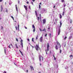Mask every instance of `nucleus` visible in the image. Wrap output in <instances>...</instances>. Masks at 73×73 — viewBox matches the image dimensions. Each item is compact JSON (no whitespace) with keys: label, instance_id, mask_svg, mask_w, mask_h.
<instances>
[{"label":"nucleus","instance_id":"obj_1","mask_svg":"<svg viewBox=\"0 0 73 73\" xmlns=\"http://www.w3.org/2000/svg\"><path fill=\"white\" fill-rule=\"evenodd\" d=\"M49 43H47V50H46V53L47 54H48V53L46 52H48V51H49V49H48V48H49Z\"/></svg>","mask_w":73,"mask_h":73},{"label":"nucleus","instance_id":"obj_2","mask_svg":"<svg viewBox=\"0 0 73 73\" xmlns=\"http://www.w3.org/2000/svg\"><path fill=\"white\" fill-rule=\"evenodd\" d=\"M39 59L40 61H41V60H43V58L40 55H39Z\"/></svg>","mask_w":73,"mask_h":73},{"label":"nucleus","instance_id":"obj_3","mask_svg":"<svg viewBox=\"0 0 73 73\" xmlns=\"http://www.w3.org/2000/svg\"><path fill=\"white\" fill-rule=\"evenodd\" d=\"M35 49L36 50H38V48H39V46L37 45H36V46L35 47Z\"/></svg>","mask_w":73,"mask_h":73},{"label":"nucleus","instance_id":"obj_4","mask_svg":"<svg viewBox=\"0 0 73 73\" xmlns=\"http://www.w3.org/2000/svg\"><path fill=\"white\" fill-rule=\"evenodd\" d=\"M32 28L33 29V32H35V25H32Z\"/></svg>","mask_w":73,"mask_h":73},{"label":"nucleus","instance_id":"obj_5","mask_svg":"<svg viewBox=\"0 0 73 73\" xmlns=\"http://www.w3.org/2000/svg\"><path fill=\"white\" fill-rule=\"evenodd\" d=\"M45 11H46V9H42L41 11V12L42 13H44V12H45Z\"/></svg>","mask_w":73,"mask_h":73},{"label":"nucleus","instance_id":"obj_6","mask_svg":"<svg viewBox=\"0 0 73 73\" xmlns=\"http://www.w3.org/2000/svg\"><path fill=\"white\" fill-rule=\"evenodd\" d=\"M35 14H36V16L37 17V19L38 20V21H39V17H37V11H35Z\"/></svg>","mask_w":73,"mask_h":73},{"label":"nucleus","instance_id":"obj_7","mask_svg":"<svg viewBox=\"0 0 73 73\" xmlns=\"http://www.w3.org/2000/svg\"><path fill=\"white\" fill-rule=\"evenodd\" d=\"M23 41L22 39H21V45L22 48H23Z\"/></svg>","mask_w":73,"mask_h":73},{"label":"nucleus","instance_id":"obj_8","mask_svg":"<svg viewBox=\"0 0 73 73\" xmlns=\"http://www.w3.org/2000/svg\"><path fill=\"white\" fill-rule=\"evenodd\" d=\"M43 37H41L40 39V42H42V38H43Z\"/></svg>","mask_w":73,"mask_h":73},{"label":"nucleus","instance_id":"obj_9","mask_svg":"<svg viewBox=\"0 0 73 73\" xmlns=\"http://www.w3.org/2000/svg\"><path fill=\"white\" fill-rule=\"evenodd\" d=\"M24 7L25 8V10H26V11H27V10L28 9V8H27V6L24 5Z\"/></svg>","mask_w":73,"mask_h":73},{"label":"nucleus","instance_id":"obj_10","mask_svg":"<svg viewBox=\"0 0 73 73\" xmlns=\"http://www.w3.org/2000/svg\"><path fill=\"white\" fill-rule=\"evenodd\" d=\"M43 23L44 24H45V23H46V20L45 19H44L43 20Z\"/></svg>","mask_w":73,"mask_h":73},{"label":"nucleus","instance_id":"obj_11","mask_svg":"<svg viewBox=\"0 0 73 73\" xmlns=\"http://www.w3.org/2000/svg\"><path fill=\"white\" fill-rule=\"evenodd\" d=\"M56 42L57 43V44L58 45H59V46H60V48H61V46L60 45V43L58 42Z\"/></svg>","mask_w":73,"mask_h":73},{"label":"nucleus","instance_id":"obj_12","mask_svg":"<svg viewBox=\"0 0 73 73\" xmlns=\"http://www.w3.org/2000/svg\"><path fill=\"white\" fill-rule=\"evenodd\" d=\"M15 8L16 9V10L17 12H18V9H17V5H15Z\"/></svg>","mask_w":73,"mask_h":73},{"label":"nucleus","instance_id":"obj_13","mask_svg":"<svg viewBox=\"0 0 73 73\" xmlns=\"http://www.w3.org/2000/svg\"><path fill=\"white\" fill-rule=\"evenodd\" d=\"M3 6H2V5H1V12H2V11H3Z\"/></svg>","mask_w":73,"mask_h":73},{"label":"nucleus","instance_id":"obj_14","mask_svg":"<svg viewBox=\"0 0 73 73\" xmlns=\"http://www.w3.org/2000/svg\"><path fill=\"white\" fill-rule=\"evenodd\" d=\"M60 27H59V28H61V25H62V23H61V21L60 22Z\"/></svg>","mask_w":73,"mask_h":73},{"label":"nucleus","instance_id":"obj_15","mask_svg":"<svg viewBox=\"0 0 73 73\" xmlns=\"http://www.w3.org/2000/svg\"><path fill=\"white\" fill-rule=\"evenodd\" d=\"M55 48L56 50H57L58 49V47H57V45H56L55 46Z\"/></svg>","mask_w":73,"mask_h":73},{"label":"nucleus","instance_id":"obj_16","mask_svg":"<svg viewBox=\"0 0 73 73\" xmlns=\"http://www.w3.org/2000/svg\"><path fill=\"white\" fill-rule=\"evenodd\" d=\"M60 29H59L58 33V35H59L60 34Z\"/></svg>","mask_w":73,"mask_h":73},{"label":"nucleus","instance_id":"obj_17","mask_svg":"<svg viewBox=\"0 0 73 73\" xmlns=\"http://www.w3.org/2000/svg\"><path fill=\"white\" fill-rule=\"evenodd\" d=\"M31 70H34V69H33V67L32 66H31Z\"/></svg>","mask_w":73,"mask_h":73},{"label":"nucleus","instance_id":"obj_18","mask_svg":"<svg viewBox=\"0 0 73 73\" xmlns=\"http://www.w3.org/2000/svg\"><path fill=\"white\" fill-rule=\"evenodd\" d=\"M15 45L17 48V49L19 47H18V46H17V44H15Z\"/></svg>","mask_w":73,"mask_h":73},{"label":"nucleus","instance_id":"obj_19","mask_svg":"<svg viewBox=\"0 0 73 73\" xmlns=\"http://www.w3.org/2000/svg\"><path fill=\"white\" fill-rule=\"evenodd\" d=\"M59 15H60V19H61L62 18V16L61 15V14H60Z\"/></svg>","mask_w":73,"mask_h":73},{"label":"nucleus","instance_id":"obj_20","mask_svg":"<svg viewBox=\"0 0 73 73\" xmlns=\"http://www.w3.org/2000/svg\"><path fill=\"white\" fill-rule=\"evenodd\" d=\"M61 2H62V3L65 2V1H64V0H61Z\"/></svg>","mask_w":73,"mask_h":73},{"label":"nucleus","instance_id":"obj_21","mask_svg":"<svg viewBox=\"0 0 73 73\" xmlns=\"http://www.w3.org/2000/svg\"><path fill=\"white\" fill-rule=\"evenodd\" d=\"M18 31H19V25H18Z\"/></svg>","mask_w":73,"mask_h":73},{"label":"nucleus","instance_id":"obj_22","mask_svg":"<svg viewBox=\"0 0 73 73\" xmlns=\"http://www.w3.org/2000/svg\"><path fill=\"white\" fill-rule=\"evenodd\" d=\"M29 8L30 10H31V6L29 5Z\"/></svg>","mask_w":73,"mask_h":73},{"label":"nucleus","instance_id":"obj_23","mask_svg":"<svg viewBox=\"0 0 73 73\" xmlns=\"http://www.w3.org/2000/svg\"><path fill=\"white\" fill-rule=\"evenodd\" d=\"M39 30H40V32L42 31V29H41L40 28H39Z\"/></svg>","mask_w":73,"mask_h":73},{"label":"nucleus","instance_id":"obj_24","mask_svg":"<svg viewBox=\"0 0 73 73\" xmlns=\"http://www.w3.org/2000/svg\"><path fill=\"white\" fill-rule=\"evenodd\" d=\"M63 5H64V7H65V6H66V5L65 4H63Z\"/></svg>","mask_w":73,"mask_h":73},{"label":"nucleus","instance_id":"obj_25","mask_svg":"<svg viewBox=\"0 0 73 73\" xmlns=\"http://www.w3.org/2000/svg\"><path fill=\"white\" fill-rule=\"evenodd\" d=\"M72 36H71L69 37V39H70V38H72Z\"/></svg>","mask_w":73,"mask_h":73},{"label":"nucleus","instance_id":"obj_26","mask_svg":"<svg viewBox=\"0 0 73 73\" xmlns=\"http://www.w3.org/2000/svg\"><path fill=\"white\" fill-rule=\"evenodd\" d=\"M38 39V35H37L36 37V40Z\"/></svg>","mask_w":73,"mask_h":73},{"label":"nucleus","instance_id":"obj_27","mask_svg":"<svg viewBox=\"0 0 73 73\" xmlns=\"http://www.w3.org/2000/svg\"><path fill=\"white\" fill-rule=\"evenodd\" d=\"M11 18H12L13 19V20H14V18H13V16H11Z\"/></svg>","mask_w":73,"mask_h":73},{"label":"nucleus","instance_id":"obj_28","mask_svg":"<svg viewBox=\"0 0 73 73\" xmlns=\"http://www.w3.org/2000/svg\"><path fill=\"white\" fill-rule=\"evenodd\" d=\"M64 13H65V12L64 11L63 12V14H62L63 16H64Z\"/></svg>","mask_w":73,"mask_h":73},{"label":"nucleus","instance_id":"obj_29","mask_svg":"<svg viewBox=\"0 0 73 73\" xmlns=\"http://www.w3.org/2000/svg\"><path fill=\"white\" fill-rule=\"evenodd\" d=\"M16 41H17V42L19 41V40H18V39H17V38H16Z\"/></svg>","mask_w":73,"mask_h":73},{"label":"nucleus","instance_id":"obj_30","mask_svg":"<svg viewBox=\"0 0 73 73\" xmlns=\"http://www.w3.org/2000/svg\"><path fill=\"white\" fill-rule=\"evenodd\" d=\"M11 45H9V46H8V48H11Z\"/></svg>","mask_w":73,"mask_h":73},{"label":"nucleus","instance_id":"obj_31","mask_svg":"<svg viewBox=\"0 0 73 73\" xmlns=\"http://www.w3.org/2000/svg\"><path fill=\"white\" fill-rule=\"evenodd\" d=\"M34 38H32V41H33V42H34V40H33Z\"/></svg>","mask_w":73,"mask_h":73},{"label":"nucleus","instance_id":"obj_32","mask_svg":"<svg viewBox=\"0 0 73 73\" xmlns=\"http://www.w3.org/2000/svg\"><path fill=\"white\" fill-rule=\"evenodd\" d=\"M68 67H66L65 68V69H68Z\"/></svg>","mask_w":73,"mask_h":73},{"label":"nucleus","instance_id":"obj_33","mask_svg":"<svg viewBox=\"0 0 73 73\" xmlns=\"http://www.w3.org/2000/svg\"><path fill=\"white\" fill-rule=\"evenodd\" d=\"M66 38H67V37L65 36V38H64V39L65 40V39H66Z\"/></svg>","mask_w":73,"mask_h":73},{"label":"nucleus","instance_id":"obj_34","mask_svg":"<svg viewBox=\"0 0 73 73\" xmlns=\"http://www.w3.org/2000/svg\"><path fill=\"white\" fill-rule=\"evenodd\" d=\"M39 9H40V8H41V6L40 5H39Z\"/></svg>","mask_w":73,"mask_h":73},{"label":"nucleus","instance_id":"obj_35","mask_svg":"<svg viewBox=\"0 0 73 73\" xmlns=\"http://www.w3.org/2000/svg\"><path fill=\"white\" fill-rule=\"evenodd\" d=\"M31 4L33 5V2H31Z\"/></svg>","mask_w":73,"mask_h":73},{"label":"nucleus","instance_id":"obj_36","mask_svg":"<svg viewBox=\"0 0 73 73\" xmlns=\"http://www.w3.org/2000/svg\"><path fill=\"white\" fill-rule=\"evenodd\" d=\"M15 28L16 29V30L17 31V27H15Z\"/></svg>","mask_w":73,"mask_h":73},{"label":"nucleus","instance_id":"obj_37","mask_svg":"<svg viewBox=\"0 0 73 73\" xmlns=\"http://www.w3.org/2000/svg\"><path fill=\"white\" fill-rule=\"evenodd\" d=\"M46 36H47V34H46L45 35V37H46Z\"/></svg>","mask_w":73,"mask_h":73},{"label":"nucleus","instance_id":"obj_38","mask_svg":"<svg viewBox=\"0 0 73 73\" xmlns=\"http://www.w3.org/2000/svg\"><path fill=\"white\" fill-rule=\"evenodd\" d=\"M51 34H50V35H49V36L50 37H51Z\"/></svg>","mask_w":73,"mask_h":73},{"label":"nucleus","instance_id":"obj_39","mask_svg":"<svg viewBox=\"0 0 73 73\" xmlns=\"http://www.w3.org/2000/svg\"><path fill=\"white\" fill-rule=\"evenodd\" d=\"M45 31V29H43V30H42V31Z\"/></svg>","mask_w":73,"mask_h":73},{"label":"nucleus","instance_id":"obj_40","mask_svg":"<svg viewBox=\"0 0 73 73\" xmlns=\"http://www.w3.org/2000/svg\"><path fill=\"white\" fill-rule=\"evenodd\" d=\"M5 54H6V51H5Z\"/></svg>","mask_w":73,"mask_h":73},{"label":"nucleus","instance_id":"obj_41","mask_svg":"<svg viewBox=\"0 0 73 73\" xmlns=\"http://www.w3.org/2000/svg\"><path fill=\"white\" fill-rule=\"evenodd\" d=\"M61 51H62L61 50H60V53H61Z\"/></svg>","mask_w":73,"mask_h":73},{"label":"nucleus","instance_id":"obj_42","mask_svg":"<svg viewBox=\"0 0 73 73\" xmlns=\"http://www.w3.org/2000/svg\"><path fill=\"white\" fill-rule=\"evenodd\" d=\"M3 73H7V72H6V71H4L3 72Z\"/></svg>","mask_w":73,"mask_h":73},{"label":"nucleus","instance_id":"obj_43","mask_svg":"<svg viewBox=\"0 0 73 73\" xmlns=\"http://www.w3.org/2000/svg\"><path fill=\"white\" fill-rule=\"evenodd\" d=\"M27 40H28V41H30L29 39H27Z\"/></svg>","mask_w":73,"mask_h":73},{"label":"nucleus","instance_id":"obj_44","mask_svg":"<svg viewBox=\"0 0 73 73\" xmlns=\"http://www.w3.org/2000/svg\"><path fill=\"white\" fill-rule=\"evenodd\" d=\"M6 12H8V10L7 9H6Z\"/></svg>","mask_w":73,"mask_h":73},{"label":"nucleus","instance_id":"obj_45","mask_svg":"<svg viewBox=\"0 0 73 73\" xmlns=\"http://www.w3.org/2000/svg\"><path fill=\"white\" fill-rule=\"evenodd\" d=\"M48 30H49L50 29V28L48 27Z\"/></svg>","mask_w":73,"mask_h":73},{"label":"nucleus","instance_id":"obj_46","mask_svg":"<svg viewBox=\"0 0 73 73\" xmlns=\"http://www.w3.org/2000/svg\"><path fill=\"white\" fill-rule=\"evenodd\" d=\"M25 29H27V27H25Z\"/></svg>","mask_w":73,"mask_h":73},{"label":"nucleus","instance_id":"obj_47","mask_svg":"<svg viewBox=\"0 0 73 73\" xmlns=\"http://www.w3.org/2000/svg\"><path fill=\"white\" fill-rule=\"evenodd\" d=\"M12 4V3H9V5H11Z\"/></svg>","mask_w":73,"mask_h":73},{"label":"nucleus","instance_id":"obj_48","mask_svg":"<svg viewBox=\"0 0 73 73\" xmlns=\"http://www.w3.org/2000/svg\"><path fill=\"white\" fill-rule=\"evenodd\" d=\"M11 46H12V47H13V45H12V44H11Z\"/></svg>","mask_w":73,"mask_h":73},{"label":"nucleus","instance_id":"obj_49","mask_svg":"<svg viewBox=\"0 0 73 73\" xmlns=\"http://www.w3.org/2000/svg\"><path fill=\"white\" fill-rule=\"evenodd\" d=\"M54 60H56V58L55 57L54 58Z\"/></svg>","mask_w":73,"mask_h":73},{"label":"nucleus","instance_id":"obj_50","mask_svg":"<svg viewBox=\"0 0 73 73\" xmlns=\"http://www.w3.org/2000/svg\"><path fill=\"white\" fill-rule=\"evenodd\" d=\"M3 1V0H0V2H1Z\"/></svg>","mask_w":73,"mask_h":73},{"label":"nucleus","instance_id":"obj_51","mask_svg":"<svg viewBox=\"0 0 73 73\" xmlns=\"http://www.w3.org/2000/svg\"><path fill=\"white\" fill-rule=\"evenodd\" d=\"M70 20L71 21H70V23H72V20L71 19Z\"/></svg>","mask_w":73,"mask_h":73},{"label":"nucleus","instance_id":"obj_52","mask_svg":"<svg viewBox=\"0 0 73 73\" xmlns=\"http://www.w3.org/2000/svg\"><path fill=\"white\" fill-rule=\"evenodd\" d=\"M27 4H29V2H27Z\"/></svg>","mask_w":73,"mask_h":73},{"label":"nucleus","instance_id":"obj_53","mask_svg":"<svg viewBox=\"0 0 73 73\" xmlns=\"http://www.w3.org/2000/svg\"><path fill=\"white\" fill-rule=\"evenodd\" d=\"M20 3V1H18V3L19 4Z\"/></svg>","mask_w":73,"mask_h":73},{"label":"nucleus","instance_id":"obj_54","mask_svg":"<svg viewBox=\"0 0 73 73\" xmlns=\"http://www.w3.org/2000/svg\"><path fill=\"white\" fill-rule=\"evenodd\" d=\"M32 1H33L34 2L35 1V0H32Z\"/></svg>","mask_w":73,"mask_h":73},{"label":"nucleus","instance_id":"obj_55","mask_svg":"<svg viewBox=\"0 0 73 73\" xmlns=\"http://www.w3.org/2000/svg\"><path fill=\"white\" fill-rule=\"evenodd\" d=\"M22 56H23V53H21Z\"/></svg>","mask_w":73,"mask_h":73},{"label":"nucleus","instance_id":"obj_56","mask_svg":"<svg viewBox=\"0 0 73 73\" xmlns=\"http://www.w3.org/2000/svg\"><path fill=\"white\" fill-rule=\"evenodd\" d=\"M20 53H21V54L23 53L22 52H21V51H20Z\"/></svg>","mask_w":73,"mask_h":73},{"label":"nucleus","instance_id":"obj_57","mask_svg":"<svg viewBox=\"0 0 73 73\" xmlns=\"http://www.w3.org/2000/svg\"><path fill=\"white\" fill-rule=\"evenodd\" d=\"M27 72H28V70H27Z\"/></svg>","mask_w":73,"mask_h":73},{"label":"nucleus","instance_id":"obj_58","mask_svg":"<svg viewBox=\"0 0 73 73\" xmlns=\"http://www.w3.org/2000/svg\"><path fill=\"white\" fill-rule=\"evenodd\" d=\"M40 5H41V3H40Z\"/></svg>","mask_w":73,"mask_h":73},{"label":"nucleus","instance_id":"obj_59","mask_svg":"<svg viewBox=\"0 0 73 73\" xmlns=\"http://www.w3.org/2000/svg\"><path fill=\"white\" fill-rule=\"evenodd\" d=\"M55 7V6H54V8Z\"/></svg>","mask_w":73,"mask_h":73},{"label":"nucleus","instance_id":"obj_60","mask_svg":"<svg viewBox=\"0 0 73 73\" xmlns=\"http://www.w3.org/2000/svg\"><path fill=\"white\" fill-rule=\"evenodd\" d=\"M71 57H73V56L72 55H71Z\"/></svg>","mask_w":73,"mask_h":73},{"label":"nucleus","instance_id":"obj_61","mask_svg":"<svg viewBox=\"0 0 73 73\" xmlns=\"http://www.w3.org/2000/svg\"><path fill=\"white\" fill-rule=\"evenodd\" d=\"M53 57H54H54H55L53 55Z\"/></svg>","mask_w":73,"mask_h":73},{"label":"nucleus","instance_id":"obj_62","mask_svg":"<svg viewBox=\"0 0 73 73\" xmlns=\"http://www.w3.org/2000/svg\"><path fill=\"white\" fill-rule=\"evenodd\" d=\"M1 27H2V29L3 28V27L2 26Z\"/></svg>","mask_w":73,"mask_h":73},{"label":"nucleus","instance_id":"obj_63","mask_svg":"<svg viewBox=\"0 0 73 73\" xmlns=\"http://www.w3.org/2000/svg\"><path fill=\"white\" fill-rule=\"evenodd\" d=\"M66 46V44H65V45H64V46Z\"/></svg>","mask_w":73,"mask_h":73},{"label":"nucleus","instance_id":"obj_64","mask_svg":"<svg viewBox=\"0 0 73 73\" xmlns=\"http://www.w3.org/2000/svg\"><path fill=\"white\" fill-rule=\"evenodd\" d=\"M38 73H41V72H38Z\"/></svg>","mask_w":73,"mask_h":73}]
</instances>
